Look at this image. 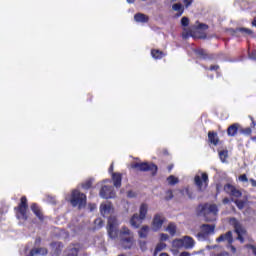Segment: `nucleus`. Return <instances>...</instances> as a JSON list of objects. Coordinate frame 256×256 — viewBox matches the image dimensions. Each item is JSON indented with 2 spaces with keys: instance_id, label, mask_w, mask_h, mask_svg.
<instances>
[{
  "instance_id": "nucleus-1",
  "label": "nucleus",
  "mask_w": 256,
  "mask_h": 256,
  "mask_svg": "<svg viewBox=\"0 0 256 256\" xmlns=\"http://www.w3.org/2000/svg\"><path fill=\"white\" fill-rule=\"evenodd\" d=\"M117 227H119V220L116 217L109 218L107 231L110 239H117L118 237L124 249H131L135 245V238L132 231L127 227H122L119 231Z\"/></svg>"
},
{
  "instance_id": "nucleus-2",
  "label": "nucleus",
  "mask_w": 256,
  "mask_h": 256,
  "mask_svg": "<svg viewBox=\"0 0 256 256\" xmlns=\"http://www.w3.org/2000/svg\"><path fill=\"white\" fill-rule=\"evenodd\" d=\"M207 25L198 24L192 26L191 28H184L182 37L183 39H187L188 37H193L194 39H205L207 37Z\"/></svg>"
},
{
  "instance_id": "nucleus-3",
  "label": "nucleus",
  "mask_w": 256,
  "mask_h": 256,
  "mask_svg": "<svg viewBox=\"0 0 256 256\" xmlns=\"http://www.w3.org/2000/svg\"><path fill=\"white\" fill-rule=\"evenodd\" d=\"M66 199L70 201L72 207H79L81 209L87 205V196L79 190H73L70 197Z\"/></svg>"
},
{
  "instance_id": "nucleus-4",
  "label": "nucleus",
  "mask_w": 256,
  "mask_h": 256,
  "mask_svg": "<svg viewBox=\"0 0 256 256\" xmlns=\"http://www.w3.org/2000/svg\"><path fill=\"white\" fill-rule=\"evenodd\" d=\"M217 213H219V209H217V205L215 204H205L201 210V215H203L207 222L216 221Z\"/></svg>"
},
{
  "instance_id": "nucleus-5",
  "label": "nucleus",
  "mask_w": 256,
  "mask_h": 256,
  "mask_svg": "<svg viewBox=\"0 0 256 256\" xmlns=\"http://www.w3.org/2000/svg\"><path fill=\"white\" fill-rule=\"evenodd\" d=\"M172 247L173 249H193L195 247V240L191 236H184L183 238L173 240Z\"/></svg>"
},
{
  "instance_id": "nucleus-6",
  "label": "nucleus",
  "mask_w": 256,
  "mask_h": 256,
  "mask_svg": "<svg viewBox=\"0 0 256 256\" xmlns=\"http://www.w3.org/2000/svg\"><path fill=\"white\" fill-rule=\"evenodd\" d=\"M215 234V225L203 224L200 226V230L197 234L198 241H205L210 235Z\"/></svg>"
},
{
  "instance_id": "nucleus-7",
  "label": "nucleus",
  "mask_w": 256,
  "mask_h": 256,
  "mask_svg": "<svg viewBox=\"0 0 256 256\" xmlns=\"http://www.w3.org/2000/svg\"><path fill=\"white\" fill-rule=\"evenodd\" d=\"M194 182L199 191H205L209 185V176L205 172H198L194 177Z\"/></svg>"
},
{
  "instance_id": "nucleus-8",
  "label": "nucleus",
  "mask_w": 256,
  "mask_h": 256,
  "mask_svg": "<svg viewBox=\"0 0 256 256\" xmlns=\"http://www.w3.org/2000/svg\"><path fill=\"white\" fill-rule=\"evenodd\" d=\"M27 198L26 197H22L21 198V203L17 208V213H16V217L17 219H19L20 221H27Z\"/></svg>"
},
{
  "instance_id": "nucleus-9",
  "label": "nucleus",
  "mask_w": 256,
  "mask_h": 256,
  "mask_svg": "<svg viewBox=\"0 0 256 256\" xmlns=\"http://www.w3.org/2000/svg\"><path fill=\"white\" fill-rule=\"evenodd\" d=\"M229 223H230V225L234 226L235 233H237V235H238V237H237L238 241L244 243L243 235H245V233H247L245 228H243V226H241L239 221H237V219H235V218H231L229 220Z\"/></svg>"
},
{
  "instance_id": "nucleus-10",
  "label": "nucleus",
  "mask_w": 256,
  "mask_h": 256,
  "mask_svg": "<svg viewBox=\"0 0 256 256\" xmlns=\"http://www.w3.org/2000/svg\"><path fill=\"white\" fill-rule=\"evenodd\" d=\"M131 168L138 169V171H152V173H155L157 171V166L155 164H149L147 162H133L131 164Z\"/></svg>"
},
{
  "instance_id": "nucleus-11",
  "label": "nucleus",
  "mask_w": 256,
  "mask_h": 256,
  "mask_svg": "<svg viewBox=\"0 0 256 256\" xmlns=\"http://www.w3.org/2000/svg\"><path fill=\"white\" fill-rule=\"evenodd\" d=\"M114 212L115 208H113V204H111V202L106 201L100 205V213L103 217H109L108 219H111V217H115L113 216Z\"/></svg>"
},
{
  "instance_id": "nucleus-12",
  "label": "nucleus",
  "mask_w": 256,
  "mask_h": 256,
  "mask_svg": "<svg viewBox=\"0 0 256 256\" xmlns=\"http://www.w3.org/2000/svg\"><path fill=\"white\" fill-rule=\"evenodd\" d=\"M100 197H102V199L115 198V190L113 189V186L102 184V187L100 189Z\"/></svg>"
},
{
  "instance_id": "nucleus-13",
  "label": "nucleus",
  "mask_w": 256,
  "mask_h": 256,
  "mask_svg": "<svg viewBox=\"0 0 256 256\" xmlns=\"http://www.w3.org/2000/svg\"><path fill=\"white\" fill-rule=\"evenodd\" d=\"M163 223H165V216L162 214H155L151 223L152 230L160 231V229L163 227Z\"/></svg>"
},
{
  "instance_id": "nucleus-14",
  "label": "nucleus",
  "mask_w": 256,
  "mask_h": 256,
  "mask_svg": "<svg viewBox=\"0 0 256 256\" xmlns=\"http://www.w3.org/2000/svg\"><path fill=\"white\" fill-rule=\"evenodd\" d=\"M226 191L232 196V199H239L242 195L241 191L231 184L226 185Z\"/></svg>"
},
{
  "instance_id": "nucleus-15",
  "label": "nucleus",
  "mask_w": 256,
  "mask_h": 256,
  "mask_svg": "<svg viewBox=\"0 0 256 256\" xmlns=\"http://www.w3.org/2000/svg\"><path fill=\"white\" fill-rule=\"evenodd\" d=\"M143 221H145L144 218H141L140 215H138L137 213L134 214L131 219H130V225L131 227H133L134 229H139V227H141V223H143Z\"/></svg>"
},
{
  "instance_id": "nucleus-16",
  "label": "nucleus",
  "mask_w": 256,
  "mask_h": 256,
  "mask_svg": "<svg viewBox=\"0 0 256 256\" xmlns=\"http://www.w3.org/2000/svg\"><path fill=\"white\" fill-rule=\"evenodd\" d=\"M238 37H247V35H253V31L249 28L239 27L234 31Z\"/></svg>"
},
{
  "instance_id": "nucleus-17",
  "label": "nucleus",
  "mask_w": 256,
  "mask_h": 256,
  "mask_svg": "<svg viewBox=\"0 0 256 256\" xmlns=\"http://www.w3.org/2000/svg\"><path fill=\"white\" fill-rule=\"evenodd\" d=\"M149 231H151V228L148 225H144L138 231V235L141 239H147Z\"/></svg>"
},
{
  "instance_id": "nucleus-18",
  "label": "nucleus",
  "mask_w": 256,
  "mask_h": 256,
  "mask_svg": "<svg viewBox=\"0 0 256 256\" xmlns=\"http://www.w3.org/2000/svg\"><path fill=\"white\" fill-rule=\"evenodd\" d=\"M149 212V205L142 203L139 208V214L141 216V219L147 218V213Z\"/></svg>"
},
{
  "instance_id": "nucleus-19",
  "label": "nucleus",
  "mask_w": 256,
  "mask_h": 256,
  "mask_svg": "<svg viewBox=\"0 0 256 256\" xmlns=\"http://www.w3.org/2000/svg\"><path fill=\"white\" fill-rule=\"evenodd\" d=\"M173 11H176L177 17H181L183 15V11H185V8L183 7L182 4L176 3L172 5Z\"/></svg>"
},
{
  "instance_id": "nucleus-20",
  "label": "nucleus",
  "mask_w": 256,
  "mask_h": 256,
  "mask_svg": "<svg viewBox=\"0 0 256 256\" xmlns=\"http://www.w3.org/2000/svg\"><path fill=\"white\" fill-rule=\"evenodd\" d=\"M208 249H215V251L210 256H225V252L223 251V247L213 246L209 247Z\"/></svg>"
},
{
  "instance_id": "nucleus-21",
  "label": "nucleus",
  "mask_w": 256,
  "mask_h": 256,
  "mask_svg": "<svg viewBox=\"0 0 256 256\" xmlns=\"http://www.w3.org/2000/svg\"><path fill=\"white\" fill-rule=\"evenodd\" d=\"M134 19L137 23H147V21H149V17L141 13L136 14L134 16Z\"/></svg>"
},
{
  "instance_id": "nucleus-22",
  "label": "nucleus",
  "mask_w": 256,
  "mask_h": 256,
  "mask_svg": "<svg viewBox=\"0 0 256 256\" xmlns=\"http://www.w3.org/2000/svg\"><path fill=\"white\" fill-rule=\"evenodd\" d=\"M112 181L114 183V187L116 188L121 187V175L119 173L112 174Z\"/></svg>"
},
{
  "instance_id": "nucleus-23",
  "label": "nucleus",
  "mask_w": 256,
  "mask_h": 256,
  "mask_svg": "<svg viewBox=\"0 0 256 256\" xmlns=\"http://www.w3.org/2000/svg\"><path fill=\"white\" fill-rule=\"evenodd\" d=\"M208 139H209L210 143H212V145L219 144V138L217 137V133H215V132H209Z\"/></svg>"
},
{
  "instance_id": "nucleus-24",
  "label": "nucleus",
  "mask_w": 256,
  "mask_h": 256,
  "mask_svg": "<svg viewBox=\"0 0 256 256\" xmlns=\"http://www.w3.org/2000/svg\"><path fill=\"white\" fill-rule=\"evenodd\" d=\"M238 129H239V125L233 124V125H231V126L228 128L227 134H228L230 137H235V135H237Z\"/></svg>"
},
{
  "instance_id": "nucleus-25",
  "label": "nucleus",
  "mask_w": 256,
  "mask_h": 256,
  "mask_svg": "<svg viewBox=\"0 0 256 256\" xmlns=\"http://www.w3.org/2000/svg\"><path fill=\"white\" fill-rule=\"evenodd\" d=\"M30 255H47V249L45 248H36L30 251Z\"/></svg>"
},
{
  "instance_id": "nucleus-26",
  "label": "nucleus",
  "mask_w": 256,
  "mask_h": 256,
  "mask_svg": "<svg viewBox=\"0 0 256 256\" xmlns=\"http://www.w3.org/2000/svg\"><path fill=\"white\" fill-rule=\"evenodd\" d=\"M31 210L36 215V217H38V219H40V221L43 220V214L41 213V210H39V207L37 205L33 204L31 206Z\"/></svg>"
},
{
  "instance_id": "nucleus-27",
  "label": "nucleus",
  "mask_w": 256,
  "mask_h": 256,
  "mask_svg": "<svg viewBox=\"0 0 256 256\" xmlns=\"http://www.w3.org/2000/svg\"><path fill=\"white\" fill-rule=\"evenodd\" d=\"M151 55L153 59H163L165 57V54L159 50H152Z\"/></svg>"
},
{
  "instance_id": "nucleus-28",
  "label": "nucleus",
  "mask_w": 256,
  "mask_h": 256,
  "mask_svg": "<svg viewBox=\"0 0 256 256\" xmlns=\"http://www.w3.org/2000/svg\"><path fill=\"white\" fill-rule=\"evenodd\" d=\"M166 231L171 235H175L177 233V225L170 223L167 226Z\"/></svg>"
},
{
  "instance_id": "nucleus-29",
  "label": "nucleus",
  "mask_w": 256,
  "mask_h": 256,
  "mask_svg": "<svg viewBox=\"0 0 256 256\" xmlns=\"http://www.w3.org/2000/svg\"><path fill=\"white\" fill-rule=\"evenodd\" d=\"M166 247H167V244L163 242L158 243L154 251V256H157V253L163 251Z\"/></svg>"
},
{
  "instance_id": "nucleus-30",
  "label": "nucleus",
  "mask_w": 256,
  "mask_h": 256,
  "mask_svg": "<svg viewBox=\"0 0 256 256\" xmlns=\"http://www.w3.org/2000/svg\"><path fill=\"white\" fill-rule=\"evenodd\" d=\"M168 185H177L179 183V178L175 177L174 175H171L167 178Z\"/></svg>"
},
{
  "instance_id": "nucleus-31",
  "label": "nucleus",
  "mask_w": 256,
  "mask_h": 256,
  "mask_svg": "<svg viewBox=\"0 0 256 256\" xmlns=\"http://www.w3.org/2000/svg\"><path fill=\"white\" fill-rule=\"evenodd\" d=\"M235 205L238 207V209H245V201L243 200H234Z\"/></svg>"
},
{
  "instance_id": "nucleus-32",
  "label": "nucleus",
  "mask_w": 256,
  "mask_h": 256,
  "mask_svg": "<svg viewBox=\"0 0 256 256\" xmlns=\"http://www.w3.org/2000/svg\"><path fill=\"white\" fill-rule=\"evenodd\" d=\"M78 250L77 247L73 246L67 252V256H77Z\"/></svg>"
},
{
  "instance_id": "nucleus-33",
  "label": "nucleus",
  "mask_w": 256,
  "mask_h": 256,
  "mask_svg": "<svg viewBox=\"0 0 256 256\" xmlns=\"http://www.w3.org/2000/svg\"><path fill=\"white\" fill-rule=\"evenodd\" d=\"M93 185V179H90L86 181L84 184H82L83 189H91V186Z\"/></svg>"
},
{
  "instance_id": "nucleus-34",
  "label": "nucleus",
  "mask_w": 256,
  "mask_h": 256,
  "mask_svg": "<svg viewBox=\"0 0 256 256\" xmlns=\"http://www.w3.org/2000/svg\"><path fill=\"white\" fill-rule=\"evenodd\" d=\"M182 195H184L185 197H189V199H192L193 196L191 195V191L189 190V188H184L182 190Z\"/></svg>"
},
{
  "instance_id": "nucleus-35",
  "label": "nucleus",
  "mask_w": 256,
  "mask_h": 256,
  "mask_svg": "<svg viewBox=\"0 0 256 256\" xmlns=\"http://www.w3.org/2000/svg\"><path fill=\"white\" fill-rule=\"evenodd\" d=\"M181 25H182V27H184V29H187V25H189V18L183 17L181 19Z\"/></svg>"
},
{
  "instance_id": "nucleus-36",
  "label": "nucleus",
  "mask_w": 256,
  "mask_h": 256,
  "mask_svg": "<svg viewBox=\"0 0 256 256\" xmlns=\"http://www.w3.org/2000/svg\"><path fill=\"white\" fill-rule=\"evenodd\" d=\"M225 240L228 241L229 245H231V243H233V238H232L231 232L226 233Z\"/></svg>"
},
{
  "instance_id": "nucleus-37",
  "label": "nucleus",
  "mask_w": 256,
  "mask_h": 256,
  "mask_svg": "<svg viewBox=\"0 0 256 256\" xmlns=\"http://www.w3.org/2000/svg\"><path fill=\"white\" fill-rule=\"evenodd\" d=\"M218 153H219V157H220V160L222 161V163H225V151L218 150Z\"/></svg>"
},
{
  "instance_id": "nucleus-38",
  "label": "nucleus",
  "mask_w": 256,
  "mask_h": 256,
  "mask_svg": "<svg viewBox=\"0 0 256 256\" xmlns=\"http://www.w3.org/2000/svg\"><path fill=\"white\" fill-rule=\"evenodd\" d=\"M140 249H141V251L147 250V242L146 241H140Z\"/></svg>"
},
{
  "instance_id": "nucleus-39",
  "label": "nucleus",
  "mask_w": 256,
  "mask_h": 256,
  "mask_svg": "<svg viewBox=\"0 0 256 256\" xmlns=\"http://www.w3.org/2000/svg\"><path fill=\"white\" fill-rule=\"evenodd\" d=\"M172 197H173V192L171 190H168L165 196L166 201H169V199H171Z\"/></svg>"
},
{
  "instance_id": "nucleus-40",
  "label": "nucleus",
  "mask_w": 256,
  "mask_h": 256,
  "mask_svg": "<svg viewBox=\"0 0 256 256\" xmlns=\"http://www.w3.org/2000/svg\"><path fill=\"white\" fill-rule=\"evenodd\" d=\"M95 225L97 227H102L103 226V220H101L100 218H97L95 221H94Z\"/></svg>"
},
{
  "instance_id": "nucleus-41",
  "label": "nucleus",
  "mask_w": 256,
  "mask_h": 256,
  "mask_svg": "<svg viewBox=\"0 0 256 256\" xmlns=\"http://www.w3.org/2000/svg\"><path fill=\"white\" fill-rule=\"evenodd\" d=\"M169 239V235L167 234H160V241L163 243V241H167Z\"/></svg>"
},
{
  "instance_id": "nucleus-42",
  "label": "nucleus",
  "mask_w": 256,
  "mask_h": 256,
  "mask_svg": "<svg viewBox=\"0 0 256 256\" xmlns=\"http://www.w3.org/2000/svg\"><path fill=\"white\" fill-rule=\"evenodd\" d=\"M239 181H242L243 183H247V181H249L247 179V175L243 174L239 177Z\"/></svg>"
},
{
  "instance_id": "nucleus-43",
  "label": "nucleus",
  "mask_w": 256,
  "mask_h": 256,
  "mask_svg": "<svg viewBox=\"0 0 256 256\" xmlns=\"http://www.w3.org/2000/svg\"><path fill=\"white\" fill-rule=\"evenodd\" d=\"M185 7H190L193 4V0H183Z\"/></svg>"
},
{
  "instance_id": "nucleus-44",
  "label": "nucleus",
  "mask_w": 256,
  "mask_h": 256,
  "mask_svg": "<svg viewBox=\"0 0 256 256\" xmlns=\"http://www.w3.org/2000/svg\"><path fill=\"white\" fill-rule=\"evenodd\" d=\"M248 249H252V253L256 256V247L253 245H247L246 246Z\"/></svg>"
},
{
  "instance_id": "nucleus-45",
  "label": "nucleus",
  "mask_w": 256,
  "mask_h": 256,
  "mask_svg": "<svg viewBox=\"0 0 256 256\" xmlns=\"http://www.w3.org/2000/svg\"><path fill=\"white\" fill-rule=\"evenodd\" d=\"M227 249H228L229 251H232V253H235V252L237 251V249H236L233 245H228V246H227Z\"/></svg>"
},
{
  "instance_id": "nucleus-46",
  "label": "nucleus",
  "mask_w": 256,
  "mask_h": 256,
  "mask_svg": "<svg viewBox=\"0 0 256 256\" xmlns=\"http://www.w3.org/2000/svg\"><path fill=\"white\" fill-rule=\"evenodd\" d=\"M127 195H128V197H130L131 199H133V197H137V194H136L135 192H133V191H129Z\"/></svg>"
},
{
  "instance_id": "nucleus-47",
  "label": "nucleus",
  "mask_w": 256,
  "mask_h": 256,
  "mask_svg": "<svg viewBox=\"0 0 256 256\" xmlns=\"http://www.w3.org/2000/svg\"><path fill=\"white\" fill-rule=\"evenodd\" d=\"M217 243H221V241H225V235H221L219 238L216 239Z\"/></svg>"
},
{
  "instance_id": "nucleus-48",
  "label": "nucleus",
  "mask_w": 256,
  "mask_h": 256,
  "mask_svg": "<svg viewBox=\"0 0 256 256\" xmlns=\"http://www.w3.org/2000/svg\"><path fill=\"white\" fill-rule=\"evenodd\" d=\"M218 69H219V66H217V65H212L210 67V71H217Z\"/></svg>"
},
{
  "instance_id": "nucleus-49",
  "label": "nucleus",
  "mask_w": 256,
  "mask_h": 256,
  "mask_svg": "<svg viewBox=\"0 0 256 256\" xmlns=\"http://www.w3.org/2000/svg\"><path fill=\"white\" fill-rule=\"evenodd\" d=\"M172 253H173L174 256H177V255H179V250L173 248Z\"/></svg>"
},
{
  "instance_id": "nucleus-50",
  "label": "nucleus",
  "mask_w": 256,
  "mask_h": 256,
  "mask_svg": "<svg viewBox=\"0 0 256 256\" xmlns=\"http://www.w3.org/2000/svg\"><path fill=\"white\" fill-rule=\"evenodd\" d=\"M250 183L252 187H256V180L255 179H250Z\"/></svg>"
},
{
  "instance_id": "nucleus-51",
  "label": "nucleus",
  "mask_w": 256,
  "mask_h": 256,
  "mask_svg": "<svg viewBox=\"0 0 256 256\" xmlns=\"http://www.w3.org/2000/svg\"><path fill=\"white\" fill-rule=\"evenodd\" d=\"M159 256H169V254L163 252V253H161Z\"/></svg>"
},
{
  "instance_id": "nucleus-52",
  "label": "nucleus",
  "mask_w": 256,
  "mask_h": 256,
  "mask_svg": "<svg viewBox=\"0 0 256 256\" xmlns=\"http://www.w3.org/2000/svg\"><path fill=\"white\" fill-rule=\"evenodd\" d=\"M253 27H256V18L254 19V21L252 22Z\"/></svg>"
},
{
  "instance_id": "nucleus-53",
  "label": "nucleus",
  "mask_w": 256,
  "mask_h": 256,
  "mask_svg": "<svg viewBox=\"0 0 256 256\" xmlns=\"http://www.w3.org/2000/svg\"><path fill=\"white\" fill-rule=\"evenodd\" d=\"M103 183H111L109 180H104Z\"/></svg>"
},
{
  "instance_id": "nucleus-54",
  "label": "nucleus",
  "mask_w": 256,
  "mask_h": 256,
  "mask_svg": "<svg viewBox=\"0 0 256 256\" xmlns=\"http://www.w3.org/2000/svg\"><path fill=\"white\" fill-rule=\"evenodd\" d=\"M252 125H253V127H255V125H256L255 121L252 122Z\"/></svg>"
},
{
  "instance_id": "nucleus-55",
  "label": "nucleus",
  "mask_w": 256,
  "mask_h": 256,
  "mask_svg": "<svg viewBox=\"0 0 256 256\" xmlns=\"http://www.w3.org/2000/svg\"><path fill=\"white\" fill-rule=\"evenodd\" d=\"M247 133H251V130H250V128H248V129H247Z\"/></svg>"
},
{
  "instance_id": "nucleus-56",
  "label": "nucleus",
  "mask_w": 256,
  "mask_h": 256,
  "mask_svg": "<svg viewBox=\"0 0 256 256\" xmlns=\"http://www.w3.org/2000/svg\"><path fill=\"white\" fill-rule=\"evenodd\" d=\"M225 203H229V199L226 198V199H225Z\"/></svg>"
},
{
  "instance_id": "nucleus-57",
  "label": "nucleus",
  "mask_w": 256,
  "mask_h": 256,
  "mask_svg": "<svg viewBox=\"0 0 256 256\" xmlns=\"http://www.w3.org/2000/svg\"><path fill=\"white\" fill-rule=\"evenodd\" d=\"M110 171H113V165H111V167H110Z\"/></svg>"
},
{
  "instance_id": "nucleus-58",
  "label": "nucleus",
  "mask_w": 256,
  "mask_h": 256,
  "mask_svg": "<svg viewBox=\"0 0 256 256\" xmlns=\"http://www.w3.org/2000/svg\"><path fill=\"white\" fill-rule=\"evenodd\" d=\"M118 256H126L125 254H120V255H118Z\"/></svg>"
},
{
  "instance_id": "nucleus-59",
  "label": "nucleus",
  "mask_w": 256,
  "mask_h": 256,
  "mask_svg": "<svg viewBox=\"0 0 256 256\" xmlns=\"http://www.w3.org/2000/svg\"><path fill=\"white\" fill-rule=\"evenodd\" d=\"M39 241H41L40 239L36 240V243H38Z\"/></svg>"
},
{
  "instance_id": "nucleus-60",
  "label": "nucleus",
  "mask_w": 256,
  "mask_h": 256,
  "mask_svg": "<svg viewBox=\"0 0 256 256\" xmlns=\"http://www.w3.org/2000/svg\"><path fill=\"white\" fill-rule=\"evenodd\" d=\"M253 140H254V141H256V137H255V138H253Z\"/></svg>"
}]
</instances>
